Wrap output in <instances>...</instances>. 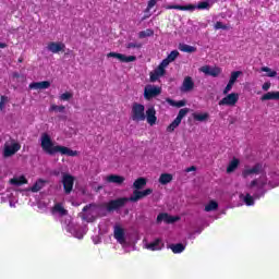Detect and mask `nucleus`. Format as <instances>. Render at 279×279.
I'll use <instances>...</instances> for the list:
<instances>
[{"mask_svg":"<svg viewBox=\"0 0 279 279\" xmlns=\"http://www.w3.org/2000/svg\"><path fill=\"white\" fill-rule=\"evenodd\" d=\"M41 149L45 154H48V156H56V154L70 157L77 156V150H73L66 146L54 145L53 140H51V136L47 133L41 135Z\"/></svg>","mask_w":279,"mask_h":279,"instance_id":"1","label":"nucleus"},{"mask_svg":"<svg viewBox=\"0 0 279 279\" xmlns=\"http://www.w3.org/2000/svg\"><path fill=\"white\" fill-rule=\"evenodd\" d=\"M166 10H181L182 12H193L194 10H208L210 8V3L206 1L198 2L197 5L195 4H187V5H181V4H167L163 7Z\"/></svg>","mask_w":279,"mask_h":279,"instance_id":"2","label":"nucleus"},{"mask_svg":"<svg viewBox=\"0 0 279 279\" xmlns=\"http://www.w3.org/2000/svg\"><path fill=\"white\" fill-rule=\"evenodd\" d=\"M131 119L138 123L141 121H145V106L138 102H134L131 109Z\"/></svg>","mask_w":279,"mask_h":279,"instance_id":"3","label":"nucleus"},{"mask_svg":"<svg viewBox=\"0 0 279 279\" xmlns=\"http://www.w3.org/2000/svg\"><path fill=\"white\" fill-rule=\"evenodd\" d=\"M21 150V145L16 142V140L11 138L10 143L4 144V149H3V156L4 158H10V156H14L16 151Z\"/></svg>","mask_w":279,"mask_h":279,"instance_id":"4","label":"nucleus"},{"mask_svg":"<svg viewBox=\"0 0 279 279\" xmlns=\"http://www.w3.org/2000/svg\"><path fill=\"white\" fill-rule=\"evenodd\" d=\"M62 184L65 195H71L73 185L75 184V177L69 173L62 174Z\"/></svg>","mask_w":279,"mask_h":279,"instance_id":"5","label":"nucleus"},{"mask_svg":"<svg viewBox=\"0 0 279 279\" xmlns=\"http://www.w3.org/2000/svg\"><path fill=\"white\" fill-rule=\"evenodd\" d=\"M126 202H130V199L128 197H120L117 199L109 201L107 204L108 213H112L114 210H119V208H123V206H125Z\"/></svg>","mask_w":279,"mask_h":279,"instance_id":"6","label":"nucleus"},{"mask_svg":"<svg viewBox=\"0 0 279 279\" xmlns=\"http://www.w3.org/2000/svg\"><path fill=\"white\" fill-rule=\"evenodd\" d=\"M236 104H239V93L228 94L218 102L219 106H229L231 108L236 106Z\"/></svg>","mask_w":279,"mask_h":279,"instance_id":"7","label":"nucleus"},{"mask_svg":"<svg viewBox=\"0 0 279 279\" xmlns=\"http://www.w3.org/2000/svg\"><path fill=\"white\" fill-rule=\"evenodd\" d=\"M160 93H162V89L160 87L147 85L144 88V98L147 99V101H149L150 99H154V97H158Z\"/></svg>","mask_w":279,"mask_h":279,"instance_id":"8","label":"nucleus"},{"mask_svg":"<svg viewBox=\"0 0 279 279\" xmlns=\"http://www.w3.org/2000/svg\"><path fill=\"white\" fill-rule=\"evenodd\" d=\"M154 193L153 189H146L144 191L135 190L133 191V195L129 197V202L136 203L138 199H143V197H147V195H151Z\"/></svg>","mask_w":279,"mask_h":279,"instance_id":"9","label":"nucleus"},{"mask_svg":"<svg viewBox=\"0 0 279 279\" xmlns=\"http://www.w3.org/2000/svg\"><path fill=\"white\" fill-rule=\"evenodd\" d=\"M180 90L181 93H192V90H195V81H193V77L185 76Z\"/></svg>","mask_w":279,"mask_h":279,"instance_id":"10","label":"nucleus"},{"mask_svg":"<svg viewBox=\"0 0 279 279\" xmlns=\"http://www.w3.org/2000/svg\"><path fill=\"white\" fill-rule=\"evenodd\" d=\"M107 58H117L120 62H136V56H125L119 52H109L107 53Z\"/></svg>","mask_w":279,"mask_h":279,"instance_id":"11","label":"nucleus"},{"mask_svg":"<svg viewBox=\"0 0 279 279\" xmlns=\"http://www.w3.org/2000/svg\"><path fill=\"white\" fill-rule=\"evenodd\" d=\"M48 51H50V53H60L64 52V49H66V45H64V43L61 41H50L47 46Z\"/></svg>","mask_w":279,"mask_h":279,"instance_id":"12","label":"nucleus"},{"mask_svg":"<svg viewBox=\"0 0 279 279\" xmlns=\"http://www.w3.org/2000/svg\"><path fill=\"white\" fill-rule=\"evenodd\" d=\"M161 221H165V223H175V221H180V217L161 213L157 216V223H161Z\"/></svg>","mask_w":279,"mask_h":279,"instance_id":"13","label":"nucleus"},{"mask_svg":"<svg viewBox=\"0 0 279 279\" xmlns=\"http://www.w3.org/2000/svg\"><path fill=\"white\" fill-rule=\"evenodd\" d=\"M145 117L148 125H156V121H158V117H156V108L149 107L145 112Z\"/></svg>","mask_w":279,"mask_h":279,"instance_id":"14","label":"nucleus"},{"mask_svg":"<svg viewBox=\"0 0 279 279\" xmlns=\"http://www.w3.org/2000/svg\"><path fill=\"white\" fill-rule=\"evenodd\" d=\"M106 182H108V184H117L118 186H121V184L125 182V177L119 174H109L106 177Z\"/></svg>","mask_w":279,"mask_h":279,"instance_id":"15","label":"nucleus"},{"mask_svg":"<svg viewBox=\"0 0 279 279\" xmlns=\"http://www.w3.org/2000/svg\"><path fill=\"white\" fill-rule=\"evenodd\" d=\"M51 86V82L43 81V82H33L29 84V88L33 90H47Z\"/></svg>","mask_w":279,"mask_h":279,"instance_id":"16","label":"nucleus"},{"mask_svg":"<svg viewBox=\"0 0 279 279\" xmlns=\"http://www.w3.org/2000/svg\"><path fill=\"white\" fill-rule=\"evenodd\" d=\"M113 236L120 243V245H123L125 243V230L121 227H116L113 231Z\"/></svg>","mask_w":279,"mask_h":279,"instance_id":"17","label":"nucleus"},{"mask_svg":"<svg viewBox=\"0 0 279 279\" xmlns=\"http://www.w3.org/2000/svg\"><path fill=\"white\" fill-rule=\"evenodd\" d=\"M260 169H263V166L260 163H256L253 168L244 169L242 177L248 178V175H258V173H260Z\"/></svg>","mask_w":279,"mask_h":279,"instance_id":"18","label":"nucleus"},{"mask_svg":"<svg viewBox=\"0 0 279 279\" xmlns=\"http://www.w3.org/2000/svg\"><path fill=\"white\" fill-rule=\"evenodd\" d=\"M146 250L150 252H158V250H162V240L156 239L155 241L146 244Z\"/></svg>","mask_w":279,"mask_h":279,"instance_id":"19","label":"nucleus"},{"mask_svg":"<svg viewBox=\"0 0 279 279\" xmlns=\"http://www.w3.org/2000/svg\"><path fill=\"white\" fill-rule=\"evenodd\" d=\"M262 101H279V92H268L262 96Z\"/></svg>","mask_w":279,"mask_h":279,"instance_id":"20","label":"nucleus"},{"mask_svg":"<svg viewBox=\"0 0 279 279\" xmlns=\"http://www.w3.org/2000/svg\"><path fill=\"white\" fill-rule=\"evenodd\" d=\"M92 205H86L83 207V213L80 214L81 219H83V221H87L88 223L95 221V217L88 215V214H84L87 213L90 209Z\"/></svg>","mask_w":279,"mask_h":279,"instance_id":"21","label":"nucleus"},{"mask_svg":"<svg viewBox=\"0 0 279 279\" xmlns=\"http://www.w3.org/2000/svg\"><path fill=\"white\" fill-rule=\"evenodd\" d=\"M173 182V174L171 173H161L159 177V184H162L163 186Z\"/></svg>","mask_w":279,"mask_h":279,"instance_id":"22","label":"nucleus"},{"mask_svg":"<svg viewBox=\"0 0 279 279\" xmlns=\"http://www.w3.org/2000/svg\"><path fill=\"white\" fill-rule=\"evenodd\" d=\"M194 121H198L199 123H204L210 119V114L208 112L204 113H193L192 114Z\"/></svg>","mask_w":279,"mask_h":279,"instance_id":"23","label":"nucleus"},{"mask_svg":"<svg viewBox=\"0 0 279 279\" xmlns=\"http://www.w3.org/2000/svg\"><path fill=\"white\" fill-rule=\"evenodd\" d=\"M27 178L25 175H21L19 178H13L10 180V184L13 186H23V184H27Z\"/></svg>","mask_w":279,"mask_h":279,"instance_id":"24","label":"nucleus"},{"mask_svg":"<svg viewBox=\"0 0 279 279\" xmlns=\"http://www.w3.org/2000/svg\"><path fill=\"white\" fill-rule=\"evenodd\" d=\"M144 186H147V179L145 178H138L133 183V189H136V191H141Z\"/></svg>","mask_w":279,"mask_h":279,"instance_id":"25","label":"nucleus"},{"mask_svg":"<svg viewBox=\"0 0 279 279\" xmlns=\"http://www.w3.org/2000/svg\"><path fill=\"white\" fill-rule=\"evenodd\" d=\"M179 49L180 51H183V53H195V51H197L196 47L186 44H180Z\"/></svg>","mask_w":279,"mask_h":279,"instance_id":"26","label":"nucleus"},{"mask_svg":"<svg viewBox=\"0 0 279 279\" xmlns=\"http://www.w3.org/2000/svg\"><path fill=\"white\" fill-rule=\"evenodd\" d=\"M45 186V180L38 179L34 185L31 187L32 193H38L39 191H43Z\"/></svg>","mask_w":279,"mask_h":279,"instance_id":"27","label":"nucleus"},{"mask_svg":"<svg viewBox=\"0 0 279 279\" xmlns=\"http://www.w3.org/2000/svg\"><path fill=\"white\" fill-rule=\"evenodd\" d=\"M52 213H59L61 217H65V215H69V210L64 209L62 204L60 203L54 204V206L52 207Z\"/></svg>","mask_w":279,"mask_h":279,"instance_id":"28","label":"nucleus"},{"mask_svg":"<svg viewBox=\"0 0 279 279\" xmlns=\"http://www.w3.org/2000/svg\"><path fill=\"white\" fill-rule=\"evenodd\" d=\"M166 101L169 104V106H173L174 108H184V106H186V100L175 101L171 98H167Z\"/></svg>","mask_w":279,"mask_h":279,"instance_id":"29","label":"nucleus"},{"mask_svg":"<svg viewBox=\"0 0 279 279\" xmlns=\"http://www.w3.org/2000/svg\"><path fill=\"white\" fill-rule=\"evenodd\" d=\"M239 159L233 158L230 162L229 166L227 167V173H232L234 171H236V169L239 168Z\"/></svg>","mask_w":279,"mask_h":279,"instance_id":"30","label":"nucleus"},{"mask_svg":"<svg viewBox=\"0 0 279 279\" xmlns=\"http://www.w3.org/2000/svg\"><path fill=\"white\" fill-rule=\"evenodd\" d=\"M170 250L173 252V254H182L184 250H186V246L182 243L171 244Z\"/></svg>","mask_w":279,"mask_h":279,"instance_id":"31","label":"nucleus"},{"mask_svg":"<svg viewBox=\"0 0 279 279\" xmlns=\"http://www.w3.org/2000/svg\"><path fill=\"white\" fill-rule=\"evenodd\" d=\"M217 208H219V204L216 201H210L205 206V213H213V210H217Z\"/></svg>","mask_w":279,"mask_h":279,"instance_id":"32","label":"nucleus"},{"mask_svg":"<svg viewBox=\"0 0 279 279\" xmlns=\"http://www.w3.org/2000/svg\"><path fill=\"white\" fill-rule=\"evenodd\" d=\"M260 71L263 73H267L266 77H276V75H278V72H276V70H271L269 66H263Z\"/></svg>","mask_w":279,"mask_h":279,"instance_id":"33","label":"nucleus"},{"mask_svg":"<svg viewBox=\"0 0 279 279\" xmlns=\"http://www.w3.org/2000/svg\"><path fill=\"white\" fill-rule=\"evenodd\" d=\"M154 36V29L151 28H147L146 31H141L138 33V38L143 39V38H149Z\"/></svg>","mask_w":279,"mask_h":279,"instance_id":"34","label":"nucleus"},{"mask_svg":"<svg viewBox=\"0 0 279 279\" xmlns=\"http://www.w3.org/2000/svg\"><path fill=\"white\" fill-rule=\"evenodd\" d=\"M189 112H190L189 108L180 109L175 120L182 123V119H184V117H186Z\"/></svg>","mask_w":279,"mask_h":279,"instance_id":"35","label":"nucleus"},{"mask_svg":"<svg viewBox=\"0 0 279 279\" xmlns=\"http://www.w3.org/2000/svg\"><path fill=\"white\" fill-rule=\"evenodd\" d=\"M241 75H243V72H241V71L231 72V76H230L229 82H231V84H235L236 80H239V76H241Z\"/></svg>","mask_w":279,"mask_h":279,"instance_id":"36","label":"nucleus"},{"mask_svg":"<svg viewBox=\"0 0 279 279\" xmlns=\"http://www.w3.org/2000/svg\"><path fill=\"white\" fill-rule=\"evenodd\" d=\"M180 123L179 120L174 119L167 128V132H175V128H179Z\"/></svg>","mask_w":279,"mask_h":279,"instance_id":"37","label":"nucleus"},{"mask_svg":"<svg viewBox=\"0 0 279 279\" xmlns=\"http://www.w3.org/2000/svg\"><path fill=\"white\" fill-rule=\"evenodd\" d=\"M178 56H180V52L178 50H172L166 59H168L170 62H175Z\"/></svg>","mask_w":279,"mask_h":279,"instance_id":"38","label":"nucleus"},{"mask_svg":"<svg viewBox=\"0 0 279 279\" xmlns=\"http://www.w3.org/2000/svg\"><path fill=\"white\" fill-rule=\"evenodd\" d=\"M209 75L211 77H219V75H221V69L220 68H210Z\"/></svg>","mask_w":279,"mask_h":279,"instance_id":"39","label":"nucleus"},{"mask_svg":"<svg viewBox=\"0 0 279 279\" xmlns=\"http://www.w3.org/2000/svg\"><path fill=\"white\" fill-rule=\"evenodd\" d=\"M65 108H66V107H64V106H62V105H61V106L51 105L50 111H51V112H64Z\"/></svg>","mask_w":279,"mask_h":279,"instance_id":"40","label":"nucleus"},{"mask_svg":"<svg viewBox=\"0 0 279 279\" xmlns=\"http://www.w3.org/2000/svg\"><path fill=\"white\" fill-rule=\"evenodd\" d=\"M143 44L141 43H129L126 44V49H141Z\"/></svg>","mask_w":279,"mask_h":279,"instance_id":"41","label":"nucleus"},{"mask_svg":"<svg viewBox=\"0 0 279 279\" xmlns=\"http://www.w3.org/2000/svg\"><path fill=\"white\" fill-rule=\"evenodd\" d=\"M244 203L246 206H254V197L250 194H246L244 197Z\"/></svg>","mask_w":279,"mask_h":279,"instance_id":"42","label":"nucleus"},{"mask_svg":"<svg viewBox=\"0 0 279 279\" xmlns=\"http://www.w3.org/2000/svg\"><path fill=\"white\" fill-rule=\"evenodd\" d=\"M8 96L0 97V110L3 111L5 109V104H8Z\"/></svg>","mask_w":279,"mask_h":279,"instance_id":"43","label":"nucleus"},{"mask_svg":"<svg viewBox=\"0 0 279 279\" xmlns=\"http://www.w3.org/2000/svg\"><path fill=\"white\" fill-rule=\"evenodd\" d=\"M73 98V94L65 92L60 96L61 101H69V99Z\"/></svg>","mask_w":279,"mask_h":279,"instance_id":"44","label":"nucleus"},{"mask_svg":"<svg viewBox=\"0 0 279 279\" xmlns=\"http://www.w3.org/2000/svg\"><path fill=\"white\" fill-rule=\"evenodd\" d=\"M155 72L157 73V75L159 77H162V75H165V73H167V71L165 70V68H161V65H158L155 70Z\"/></svg>","mask_w":279,"mask_h":279,"instance_id":"45","label":"nucleus"},{"mask_svg":"<svg viewBox=\"0 0 279 279\" xmlns=\"http://www.w3.org/2000/svg\"><path fill=\"white\" fill-rule=\"evenodd\" d=\"M232 86H234V83H232V82H228V84H227V86L225 87V89H223V95H228V93L230 92V90H232Z\"/></svg>","mask_w":279,"mask_h":279,"instance_id":"46","label":"nucleus"},{"mask_svg":"<svg viewBox=\"0 0 279 279\" xmlns=\"http://www.w3.org/2000/svg\"><path fill=\"white\" fill-rule=\"evenodd\" d=\"M156 3H158V0H149L146 11L149 12V10H151V8H154V5H156Z\"/></svg>","mask_w":279,"mask_h":279,"instance_id":"47","label":"nucleus"},{"mask_svg":"<svg viewBox=\"0 0 279 279\" xmlns=\"http://www.w3.org/2000/svg\"><path fill=\"white\" fill-rule=\"evenodd\" d=\"M215 29H228V26L223 25L221 22H216Z\"/></svg>","mask_w":279,"mask_h":279,"instance_id":"48","label":"nucleus"},{"mask_svg":"<svg viewBox=\"0 0 279 279\" xmlns=\"http://www.w3.org/2000/svg\"><path fill=\"white\" fill-rule=\"evenodd\" d=\"M159 77L160 76L155 71L150 72V82H158Z\"/></svg>","mask_w":279,"mask_h":279,"instance_id":"49","label":"nucleus"},{"mask_svg":"<svg viewBox=\"0 0 279 279\" xmlns=\"http://www.w3.org/2000/svg\"><path fill=\"white\" fill-rule=\"evenodd\" d=\"M210 66L205 65L201 68L202 73H205V75H210Z\"/></svg>","mask_w":279,"mask_h":279,"instance_id":"50","label":"nucleus"},{"mask_svg":"<svg viewBox=\"0 0 279 279\" xmlns=\"http://www.w3.org/2000/svg\"><path fill=\"white\" fill-rule=\"evenodd\" d=\"M168 64H171V61H169L167 58L166 59H163L162 61H161V63L159 64V66H161V68H163V69H167V65Z\"/></svg>","mask_w":279,"mask_h":279,"instance_id":"51","label":"nucleus"},{"mask_svg":"<svg viewBox=\"0 0 279 279\" xmlns=\"http://www.w3.org/2000/svg\"><path fill=\"white\" fill-rule=\"evenodd\" d=\"M263 90L267 92L269 90V88H271V83L270 82H266L263 84L262 86Z\"/></svg>","mask_w":279,"mask_h":279,"instance_id":"52","label":"nucleus"},{"mask_svg":"<svg viewBox=\"0 0 279 279\" xmlns=\"http://www.w3.org/2000/svg\"><path fill=\"white\" fill-rule=\"evenodd\" d=\"M191 171H197V167L192 166L185 169V173H191Z\"/></svg>","mask_w":279,"mask_h":279,"instance_id":"53","label":"nucleus"},{"mask_svg":"<svg viewBox=\"0 0 279 279\" xmlns=\"http://www.w3.org/2000/svg\"><path fill=\"white\" fill-rule=\"evenodd\" d=\"M62 172H60V170H53L52 172H51V175H54V178H60V174H61Z\"/></svg>","mask_w":279,"mask_h":279,"instance_id":"54","label":"nucleus"},{"mask_svg":"<svg viewBox=\"0 0 279 279\" xmlns=\"http://www.w3.org/2000/svg\"><path fill=\"white\" fill-rule=\"evenodd\" d=\"M254 186H258V180H253L250 184V189H254Z\"/></svg>","mask_w":279,"mask_h":279,"instance_id":"55","label":"nucleus"},{"mask_svg":"<svg viewBox=\"0 0 279 279\" xmlns=\"http://www.w3.org/2000/svg\"><path fill=\"white\" fill-rule=\"evenodd\" d=\"M8 47V44L0 41V49H5Z\"/></svg>","mask_w":279,"mask_h":279,"instance_id":"56","label":"nucleus"},{"mask_svg":"<svg viewBox=\"0 0 279 279\" xmlns=\"http://www.w3.org/2000/svg\"><path fill=\"white\" fill-rule=\"evenodd\" d=\"M20 75H19V73L17 72H15L14 74H13V77H19Z\"/></svg>","mask_w":279,"mask_h":279,"instance_id":"57","label":"nucleus"},{"mask_svg":"<svg viewBox=\"0 0 279 279\" xmlns=\"http://www.w3.org/2000/svg\"><path fill=\"white\" fill-rule=\"evenodd\" d=\"M17 62H20V63L23 62V58H20V59L17 60Z\"/></svg>","mask_w":279,"mask_h":279,"instance_id":"58","label":"nucleus"}]
</instances>
